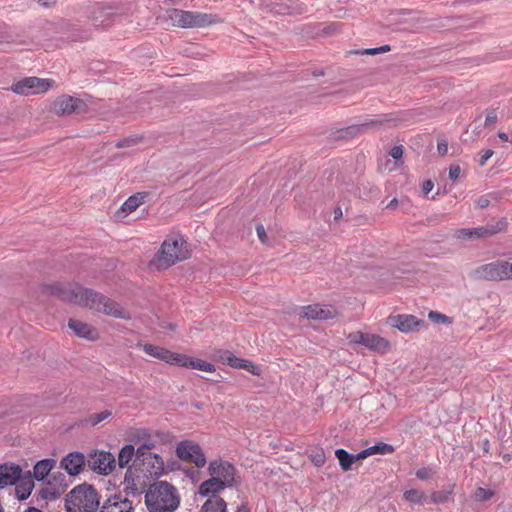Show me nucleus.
Here are the masks:
<instances>
[{
    "label": "nucleus",
    "mask_w": 512,
    "mask_h": 512,
    "mask_svg": "<svg viewBox=\"0 0 512 512\" xmlns=\"http://www.w3.org/2000/svg\"><path fill=\"white\" fill-rule=\"evenodd\" d=\"M54 84L53 80L41 79L38 77H25L11 87V90L20 95H30L36 93H44L48 91Z\"/></svg>",
    "instance_id": "obj_13"
},
{
    "label": "nucleus",
    "mask_w": 512,
    "mask_h": 512,
    "mask_svg": "<svg viewBox=\"0 0 512 512\" xmlns=\"http://www.w3.org/2000/svg\"><path fill=\"white\" fill-rule=\"evenodd\" d=\"M189 368L197 369L204 372H214L215 366L209 362L197 358H191L188 364Z\"/></svg>",
    "instance_id": "obj_43"
},
{
    "label": "nucleus",
    "mask_w": 512,
    "mask_h": 512,
    "mask_svg": "<svg viewBox=\"0 0 512 512\" xmlns=\"http://www.w3.org/2000/svg\"><path fill=\"white\" fill-rule=\"evenodd\" d=\"M271 10L277 14H292L294 7L285 0H275L270 4Z\"/></svg>",
    "instance_id": "obj_40"
},
{
    "label": "nucleus",
    "mask_w": 512,
    "mask_h": 512,
    "mask_svg": "<svg viewBox=\"0 0 512 512\" xmlns=\"http://www.w3.org/2000/svg\"><path fill=\"white\" fill-rule=\"evenodd\" d=\"M86 464L87 459L85 458L84 454L78 451L68 453L60 461V467L64 469L70 476H76L80 474Z\"/></svg>",
    "instance_id": "obj_20"
},
{
    "label": "nucleus",
    "mask_w": 512,
    "mask_h": 512,
    "mask_svg": "<svg viewBox=\"0 0 512 512\" xmlns=\"http://www.w3.org/2000/svg\"><path fill=\"white\" fill-rule=\"evenodd\" d=\"M427 116L426 109L415 108L400 112H392L377 115L375 118L366 119L361 123H355L359 128V135L369 131H378L381 128L396 126L397 123L410 120H421Z\"/></svg>",
    "instance_id": "obj_2"
},
{
    "label": "nucleus",
    "mask_w": 512,
    "mask_h": 512,
    "mask_svg": "<svg viewBox=\"0 0 512 512\" xmlns=\"http://www.w3.org/2000/svg\"><path fill=\"white\" fill-rule=\"evenodd\" d=\"M164 466L165 474L168 472L178 471L182 469L180 461L175 459L168 460L166 463L164 462Z\"/></svg>",
    "instance_id": "obj_52"
},
{
    "label": "nucleus",
    "mask_w": 512,
    "mask_h": 512,
    "mask_svg": "<svg viewBox=\"0 0 512 512\" xmlns=\"http://www.w3.org/2000/svg\"><path fill=\"white\" fill-rule=\"evenodd\" d=\"M100 508V496L88 483L75 486L65 498L66 512H96Z\"/></svg>",
    "instance_id": "obj_3"
},
{
    "label": "nucleus",
    "mask_w": 512,
    "mask_h": 512,
    "mask_svg": "<svg viewBox=\"0 0 512 512\" xmlns=\"http://www.w3.org/2000/svg\"><path fill=\"white\" fill-rule=\"evenodd\" d=\"M494 495V492L492 490H489V489H485L483 487H478L476 490H475V499L477 501H488L489 499L492 498V496Z\"/></svg>",
    "instance_id": "obj_50"
},
{
    "label": "nucleus",
    "mask_w": 512,
    "mask_h": 512,
    "mask_svg": "<svg viewBox=\"0 0 512 512\" xmlns=\"http://www.w3.org/2000/svg\"><path fill=\"white\" fill-rule=\"evenodd\" d=\"M42 289H43V292H45L49 295L55 296L63 301H68L71 303L83 305L84 291L87 288H84L82 286H77L74 289H69L61 283H53V284L43 285Z\"/></svg>",
    "instance_id": "obj_11"
},
{
    "label": "nucleus",
    "mask_w": 512,
    "mask_h": 512,
    "mask_svg": "<svg viewBox=\"0 0 512 512\" xmlns=\"http://www.w3.org/2000/svg\"><path fill=\"white\" fill-rule=\"evenodd\" d=\"M170 355L171 356L167 357L166 363L176 365L179 367L189 368L188 364L189 361H191L192 357L186 354L176 353L172 351H170Z\"/></svg>",
    "instance_id": "obj_37"
},
{
    "label": "nucleus",
    "mask_w": 512,
    "mask_h": 512,
    "mask_svg": "<svg viewBox=\"0 0 512 512\" xmlns=\"http://www.w3.org/2000/svg\"><path fill=\"white\" fill-rule=\"evenodd\" d=\"M433 476V470L430 467H422L416 471V477L420 480H429Z\"/></svg>",
    "instance_id": "obj_53"
},
{
    "label": "nucleus",
    "mask_w": 512,
    "mask_h": 512,
    "mask_svg": "<svg viewBox=\"0 0 512 512\" xmlns=\"http://www.w3.org/2000/svg\"><path fill=\"white\" fill-rule=\"evenodd\" d=\"M82 306L118 319L128 320L131 318L130 313L122 308L119 303L90 288L84 291Z\"/></svg>",
    "instance_id": "obj_4"
},
{
    "label": "nucleus",
    "mask_w": 512,
    "mask_h": 512,
    "mask_svg": "<svg viewBox=\"0 0 512 512\" xmlns=\"http://www.w3.org/2000/svg\"><path fill=\"white\" fill-rule=\"evenodd\" d=\"M175 452L179 460L193 463L197 468H203L207 463L203 449L195 441H180L176 446Z\"/></svg>",
    "instance_id": "obj_8"
},
{
    "label": "nucleus",
    "mask_w": 512,
    "mask_h": 512,
    "mask_svg": "<svg viewBox=\"0 0 512 512\" xmlns=\"http://www.w3.org/2000/svg\"><path fill=\"white\" fill-rule=\"evenodd\" d=\"M387 323L391 327L396 328L403 333L414 331L417 328L426 325L424 320L418 319L416 316L408 314L391 315L387 318Z\"/></svg>",
    "instance_id": "obj_17"
},
{
    "label": "nucleus",
    "mask_w": 512,
    "mask_h": 512,
    "mask_svg": "<svg viewBox=\"0 0 512 512\" xmlns=\"http://www.w3.org/2000/svg\"><path fill=\"white\" fill-rule=\"evenodd\" d=\"M235 471V467L230 462L221 459L212 460L208 466V473L212 477H221L227 483V487L237 484L234 479Z\"/></svg>",
    "instance_id": "obj_16"
},
{
    "label": "nucleus",
    "mask_w": 512,
    "mask_h": 512,
    "mask_svg": "<svg viewBox=\"0 0 512 512\" xmlns=\"http://www.w3.org/2000/svg\"><path fill=\"white\" fill-rule=\"evenodd\" d=\"M507 228V222L505 219H501L495 224H487L485 226H479L474 228H461L456 230L455 237L460 240H473L488 238L497 233L505 231Z\"/></svg>",
    "instance_id": "obj_9"
},
{
    "label": "nucleus",
    "mask_w": 512,
    "mask_h": 512,
    "mask_svg": "<svg viewBox=\"0 0 512 512\" xmlns=\"http://www.w3.org/2000/svg\"><path fill=\"white\" fill-rule=\"evenodd\" d=\"M64 29L68 33V39L77 42V41H86L90 39V31L87 29H82L78 27L76 24H71L66 22L64 24Z\"/></svg>",
    "instance_id": "obj_30"
},
{
    "label": "nucleus",
    "mask_w": 512,
    "mask_h": 512,
    "mask_svg": "<svg viewBox=\"0 0 512 512\" xmlns=\"http://www.w3.org/2000/svg\"><path fill=\"white\" fill-rule=\"evenodd\" d=\"M145 504L149 512H175L180 505V495L167 481H155L147 489Z\"/></svg>",
    "instance_id": "obj_1"
},
{
    "label": "nucleus",
    "mask_w": 512,
    "mask_h": 512,
    "mask_svg": "<svg viewBox=\"0 0 512 512\" xmlns=\"http://www.w3.org/2000/svg\"><path fill=\"white\" fill-rule=\"evenodd\" d=\"M136 452L137 450L135 449L134 445H124L118 453V459L116 460V463L120 468H128V466H130L129 463L132 461V459L136 458Z\"/></svg>",
    "instance_id": "obj_33"
},
{
    "label": "nucleus",
    "mask_w": 512,
    "mask_h": 512,
    "mask_svg": "<svg viewBox=\"0 0 512 512\" xmlns=\"http://www.w3.org/2000/svg\"><path fill=\"white\" fill-rule=\"evenodd\" d=\"M22 468L15 463L0 464V489L15 485L21 478Z\"/></svg>",
    "instance_id": "obj_21"
},
{
    "label": "nucleus",
    "mask_w": 512,
    "mask_h": 512,
    "mask_svg": "<svg viewBox=\"0 0 512 512\" xmlns=\"http://www.w3.org/2000/svg\"><path fill=\"white\" fill-rule=\"evenodd\" d=\"M300 315L311 320H327L333 318V312L322 308L319 304H312L301 307Z\"/></svg>",
    "instance_id": "obj_24"
},
{
    "label": "nucleus",
    "mask_w": 512,
    "mask_h": 512,
    "mask_svg": "<svg viewBox=\"0 0 512 512\" xmlns=\"http://www.w3.org/2000/svg\"><path fill=\"white\" fill-rule=\"evenodd\" d=\"M86 107L83 100L69 95H62L53 102V111L57 115H70Z\"/></svg>",
    "instance_id": "obj_18"
},
{
    "label": "nucleus",
    "mask_w": 512,
    "mask_h": 512,
    "mask_svg": "<svg viewBox=\"0 0 512 512\" xmlns=\"http://www.w3.org/2000/svg\"><path fill=\"white\" fill-rule=\"evenodd\" d=\"M155 442L151 439H147L144 441L136 450V455H146V454H155L154 452H151V450L155 447Z\"/></svg>",
    "instance_id": "obj_49"
},
{
    "label": "nucleus",
    "mask_w": 512,
    "mask_h": 512,
    "mask_svg": "<svg viewBox=\"0 0 512 512\" xmlns=\"http://www.w3.org/2000/svg\"><path fill=\"white\" fill-rule=\"evenodd\" d=\"M68 327L73 330L78 337L88 340H94L97 334L96 330L92 328L91 325L75 319L68 321Z\"/></svg>",
    "instance_id": "obj_25"
},
{
    "label": "nucleus",
    "mask_w": 512,
    "mask_h": 512,
    "mask_svg": "<svg viewBox=\"0 0 512 512\" xmlns=\"http://www.w3.org/2000/svg\"><path fill=\"white\" fill-rule=\"evenodd\" d=\"M219 359L228 366L236 369H244L250 372L252 375L260 376L261 369L254 365V363L250 360L236 357L228 350L220 351Z\"/></svg>",
    "instance_id": "obj_19"
},
{
    "label": "nucleus",
    "mask_w": 512,
    "mask_h": 512,
    "mask_svg": "<svg viewBox=\"0 0 512 512\" xmlns=\"http://www.w3.org/2000/svg\"><path fill=\"white\" fill-rule=\"evenodd\" d=\"M87 466L99 475H108L116 467V459L111 452L94 450L88 455Z\"/></svg>",
    "instance_id": "obj_12"
},
{
    "label": "nucleus",
    "mask_w": 512,
    "mask_h": 512,
    "mask_svg": "<svg viewBox=\"0 0 512 512\" xmlns=\"http://www.w3.org/2000/svg\"><path fill=\"white\" fill-rule=\"evenodd\" d=\"M403 152H404V148L402 145H395L391 148V150L389 151V155L395 159V160H398L400 158H402L403 156Z\"/></svg>",
    "instance_id": "obj_54"
},
{
    "label": "nucleus",
    "mask_w": 512,
    "mask_h": 512,
    "mask_svg": "<svg viewBox=\"0 0 512 512\" xmlns=\"http://www.w3.org/2000/svg\"><path fill=\"white\" fill-rule=\"evenodd\" d=\"M15 41V37L12 33L5 31L0 32V43H11Z\"/></svg>",
    "instance_id": "obj_57"
},
{
    "label": "nucleus",
    "mask_w": 512,
    "mask_h": 512,
    "mask_svg": "<svg viewBox=\"0 0 512 512\" xmlns=\"http://www.w3.org/2000/svg\"><path fill=\"white\" fill-rule=\"evenodd\" d=\"M428 318L436 324H451L452 318L442 314L438 311H430Z\"/></svg>",
    "instance_id": "obj_47"
},
{
    "label": "nucleus",
    "mask_w": 512,
    "mask_h": 512,
    "mask_svg": "<svg viewBox=\"0 0 512 512\" xmlns=\"http://www.w3.org/2000/svg\"><path fill=\"white\" fill-rule=\"evenodd\" d=\"M131 465L156 481L165 474L164 460L159 454L136 455Z\"/></svg>",
    "instance_id": "obj_10"
},
{
    "label": "nucleus",
    "mask_w": 512,
    "mask_h": 512,
    "mask_svg": "<svg viewBox=\"0 0 512 512\" xmlns=\"http://www.w3.org/2000/svg\"><path fill=\"white\" fill-rule=\"evenodd\" d=\"M256 233L261 243L265 244L267 242L268 237L265 228L262 224L256 225Z\"/></svg>",
    "instance_id": "obj_56"
},
{
    "label": "nucleus",
    "mask_w": 512,
    "mask_h": 512,
    "mask_svg": "<svg viewBox=\"0 0 512 512\" xmlns=\"http://www.w3.org/2000/svg\"><path fill=\"white\" fill-rule=\"evenodd\" d=\"M453 487L454 485L449 486L448 489L432 492L430 495L431 502L435 504H444L448 502L450 496L453 494Z\"/></svg>",
    "instance_id": "obj_39"
},
{
    "label": "nucleus",
    "mask_w": 512,
    "mask_h": 512,
    "mask_svg": "<svg viewBox=\"0 0 512 512\" xmlns=\"http://www.w3.org/2000/svg\"><path fill=\"white\" fill-rule=\"evenodd\" d=\"M460 174H461V168H460L459 165L452 164L449 167V178H450V180L456 181L459 178Z\"/></svg>",
    "instance_id": "obj_55"
},
{
    "label": "nucleus",
    "mask_w": 512,
    "mask_h": 512,
    "mask_svg": "<svg viewBox=\"0 0 512 512\" xmlns=\"http://www.w3.org/2000/svg\"><path fill=\"white\" fill-rule=\"evenodd\" d=\"M133 504L128 498H122L121 495H112L108 497L100 506L99 512H132Z\"/></svg>",
    "instance_id": "obj_22"
},
{
    "label": "nucleus",
    "mask_w": 512,
    "mask_h": 512,
    "mask_svg": "<svg viewBox=\"0 0 512 512\" xmlns=\"http://www.w3.org/2000/svg\"><path fill=\"white\" fill-rule=\"evenodd\" d=\"M47 484L59 488L60 490H62V493H64L68 487L67 477L62 472L53 473L50 479L47 481Z\"/></svg>",
    "instance_id": "obj_41"
},
{
    "label": "nucleus",
    "mask_w": 512,
    "mask_h": 512,
    "mask_svg": "<svg viewBox=\"0 0 512 512\" xmlns=\"http://www.w3.org/2000/svg\"><path fill=\"white\" fill-rule=\"evenodd\" d=\"M56 460L46 458L38 461L33 468V478L37 481H43L56 466Z\"/></svg>",
    "instance_id": "obj_26"
},
{
    "label": "nucleus",
    "mask_w": 512,
    "mask_h": 512,
    "mask_svg": "<svg viewBox=\"0 0 512 512\" xmlns=\"http://www.w3.org/2000/svg\"><path fill=\"white\" fill-rule=\"evenodd\" d=\"M147 197V192L136 193L128 197V199H126V201L122 204L120 210L124 214H130L134 212L140 205H142Z\"/></svg>",
    "instance_id": "obj_29"
},
{
    "label": "nucleus",
    "mask_w": 512,
    "mask_h": 512,
    "mask_svg": "<svg viewBox=\"0 0 512 512\" xmlns=\"http://www.w3.org/2000/svg\"><path fill=\"white\" fill-rule=\"evenodd\" d=\"M391 50V47L390 45H383V46H380V47H376V48H369V49H365L363 51H356L357 54H362V55H376V54H379V53H385V52H389Z\"/></svg>",
    "instance_id": "obj_51"
},
{
    "label": "nucleus",
    "mask_w": 512,
    "mask_h": 512,
    "mask_svg": "<svg viewBox=\"0 0 512 512\" xmlns=\"http://www.w3.org/2000/svg\"><path fill=\"white\" fill-rule=\"evenodd\" d=\"M497 121V114L495 110H489L486 114L485 125L494 124Z\"/></svg>",
    "instance_id": "obj_58"
},
{
    "label": "nucleus",
    "mask_w": 512,
    "mask_h": 512,
    "mask_svg": "<svg viewBox=\"0 0 512 512\" xmlns=\"http://www.w3.org/2000/svg\"><path fill=\"white\" fill-rule=\"evenodd\" d=\"M437 150L440 155H446L448 151V142L446 140L438 141Z\"/></svg>",
    "instance_id": "obj_63"
},
{
    "label": "nucleus",
    "mask_w": 512,
    "mask_h": 512,
    "mask_svg": "<svg viewBox=\"0 0 512 512\" xmlns=\"http://www.w3.org/2000/svg\"><path fill=\"white\" fill-rule=\"evenodd\" d=\"M152 480L154 479L133 465L128 466L123 481L126 496L140 497L143 493L146 494Z\"/></svg>",
    "instance_id": "obj_6"
},
{
    "label": "nucleus",
    "mask_w": 512,
    "mask_h": 512,
    "mask_svg": "<svg viewBox=\"0 0 512 512\" xmlns=\"http://www.w3.org/2000/svg\"><path fill=\"white\" fill-rule=\"evenodd\" d=\"M493 153H494L493 150H490V149L483 150L480 161H479V165L484 166L485 163L492 157Z\"/></svg>",
    "instance_id": "obj_59"
},
{
    "label": "nucleus",
    "mask_w": 512,
    "mask_h": 512,
    "mask_svg": "<svg viewBox=\"0 0 512 512\" xmlns=\"http://www.w3.org/2000/svg\"><path fill=\"white\" fill-rule=\"evenodd\" d=\"M335 456L338 459L339 465L344 472L352 469V465L354 464L353 454L347 452L343 448H339L335 450Z\"/></svg>",
    "instance_id": "obj_35"
},
{
    "label": "nucleus",
    "mask_w": 512,
    "mask_h": 512,
    "mask_svg": "<svg viewBox=\"0 0 512 512\" xmlns=\"http://www.w3.org/2000/svg\"><path fill=\"white\" fill-rule=\"evenodd\" d=\"M426 498V494L418 489H409L403 493V499L413 504H422Z\"/></svg>",
    "instance_id": "obj_36"
},
{
    "label": "nucleus",
    "mask_w": 512,
    "mask_h": 512,
    "mask_svg": "<svg viewBox=\"0 0 512 512\" xmlns=\"http://www.w3.org/2000/svg\"><path fill=\"white\" fill-rule=\"evenodd\" d=\"M309 458L316 467H321L322 465H324L326 460L325 453L322 448H317L313 450L309 454Z\"/></svg>",
    "instance_id": "obj_46"
},
{
    "label": "nucleus",
    "mask_w": 512,
    "mask_h": 512,
    "mask_svg": "<svg viewBox=\"0 0 512 512\" xmlns=\"http://www.w3.org/2000/svg\"><path fill=\"white\" fill-rule=\"evenodd\" d=\"M368 456H371L370 452H369V447L368 448H365L363 450H361L359 453L357 454H353V461L354 463L358 460H362V459H365L367 458Z\"/></svg>",
    "instance_id": "obj_62"
},
{
    "label": "nucleus",
    "mask_w": 512,
    "mask_h": 512,
    "mask_svg": "<svg viewBox=\"0 0 512 512\" xmlns=\"http://www.w3.org/2000/svg\"><path fill=\"white\" fill-rule=\"evenodd\" d=\"M395 451L394 446L391 444L379 441L376 442L374 445L369 447V452L371 455L375 454H381V455H387L392 454Z\"/></svg>",
    "instance_id": "obj_42"
},
{
    "label": "nucleus",
    "mask_w": 512,
    "mask_h": 512,
    "mask_svg": "<svg viewBox=\"0 0 512 512\" xmlns=\"http://www.w3.org/2000/svg\"><path fill=\"white\" fill-rule=\"evenodd\" d=\"M170 18L182 28L206 27L217 22V16L206 13L174 9Z\"/></svg>",
    "instance_id": "obj_7"
},
{
    "label": "nucleus",
    "mask_w": 512,
    "mask_h": 512,
    "mask_svg": "<svg viewBox=\"0 0 512 512\" xmlns=\"http://www.w3.org/2000/svg\"><path fill=\"white\" fill-rule=\"evenodd\" d=\"M368 456H371L370 452H369V447L368 448H365L363 450H361L359 453L357 454H353V461L354 463L358 460H362V459H365L367 458Z\"/></svg>",
    "instance_id": "obj_61"
},
{
    "label": "nucleus",
    "mask_w": 512,
    "mask_h": 512,
    "mask_svg": "<svg viewBox=\"0 0 512 512\" xmlns=\"http://www.w3.org/2000/svg\"><path fill=\"white\" fill-rule=\"evenodd\" d=\"M503 270L506 279H512V263L503 260Z\"/></svg>",
    "instance_id": "obj_60"
},
{
    "label": "nucleus",
    "mask_w": 512,
    "mask_h": 512,
    "mask_svg": "<svg viewBox=\"0 0 512 512\" xmlns=\"http://www.w3.org/2000/svg\"><path fill=\"white\" fill-rule=\"evenodd\" d=\"M62 494H63L62 490H60L59 488H57L53 485H48V484H46V487H43L38 492V495L43 500H50V501L58 499Z\"/></svg>",
    "instance_id": "obj_38"
},
{
    "label": "nucleus",
    "mask_w": 512,
    "mask_h": 512,
    "mask_svg": "<svg viewBox=\"0 0 512 512\" xmlns=\"http://www.w3.org/2000/svg\"><path fill=\"white\" fill-rule=\"evenodd\" d=\"M142 139H143L142 136H136V135L128 136V137H125V138L117 141L115 144V147L119 148V149L133 147V146L137 145L138 143H140L142 141Z\"/></svg>",
    "instance_id": "obj_44"
},
{
    "label": "nucleus",
    "mask_w": 512,
    "mask_h": 512,
    "mask_svg": "<svg viewBox=\"0 0 512 512\" xmlns=\"http://www.w3.org/2000/svg\"><path fill=\"white\" fill-rule=\"evenodd\" d=\"M490 204V200L486 196H481L476 200V205L480 209L487 208Z\"/></svg>",
    "instance_id": "obj_64"
},
{
    "label": "nucleus",
    "mask_w": 512,
    "mask_h": 512,
    "mask_svg": "<svg viewBox=\"0 0 512 512\" xmlns=\"http://www.w3.org/2000/svg\"><path fill=\"white\" fill-rule=\"evenodd\" d=\"M185 242L183 240H165L156 254V258L160 263V267H170L178 261L185 260L189 257V251L183 248Z\"/></svg>",
    "instance_id": "obj_5"
},
{
    "label": "nucleus",
    "mask_w": 512,
    "mask_h": 512,
    "mask_svg": "<svg viewBox=\"0 0 512 512\" xmlns=\"http://www.w3.org/2000/svg\"><path fill=\"white\" fill-rule=\"evenodd\" d=\"M137 347L142 348L146 354L164 362H166L168 356H171L170 350L150 343H138Z\"/></svg>",
    "instance_id": "obj_32"
},
{
    "label": "nucleus",
    "mask_w": 512,
    "mask_h": 512,
    "mask_svg": "<svg viewBox=\"0 0 512 512\" xmlns=\"http://www.w3.org/2000/svg\"><path fill=\"white\" fill-rule=\"evenodd\" d=\"M227 487V483L221 479V477H212L204 481L199 486V494L203 497H219L218 492L224 490Z\"/></svg>",
    "instance_id": "obj_23"
},
{
    "label": "nucleus",
    "mask_w": 512,
    "mask_h": 512,
    "mask_svg": "<svg viewBox=\"0 0 512 512\" xmlns=\"http://www.w3.org/2000/svg\"><path fill=\"white\" fill-rule=\"evenodd\" d=\"M199 512H227V503L222 497H209Z\"/></svg>",
    "instance_id": "obj_34"
},
{
    "label": "nucleus",
    "mask_w": 512,
    "mask_h": 512,
    "mask_svg": "<svg viewBox=\"0 0 512 512\" xmlns=\"http://www.w3.org/2000/svg\"><path fill=\"white\" fill-rule=\"evenodd\" d=\"M111 415H112V413L110 410H104L99 413H93L88 416V418L86 419V422L88 424H90L91 426H95L98 423H100V422L104 421L105 419H107L108 417H110Z\"/></svg>",
    "instance_id": "obj_45"
},
{
    "label": "nucleus",
    "mask_w": 512,
    "mask_h": 512,
    "mask_svg": "<svg viewBox=\"0 0 512 512\" xmlns=\"http://www.w3.org/2000/svg\"><path fill=\"white\" fill-rule=\"evenodd\" d=\"M115 9L112 5L95 3L89 9L88 18L95 27H107L116 16Z\"/></svg>",
    "instance_id": "obj_14"
},
{
    "label": "nucleus",
    "mask_w": 512,
    "mask_h": 512,
    "mask_svg": "<svg viewBox=\"0 0 512 512\" xmlns=\"http://www.w3.org/2000/svg\"><path fill=\"white\" fill-rule=\"evenodd\" d=\"M369 333H363L361 331H355L349 333L347 339L350 343L361 344L366 347V341Z\"/></svg>",
    "instance_id": "obj_48"
},
{
    "label": "nucleus",
    "mask_w": 512,
    "mask_h": 512,
    "mask_svg": "<svg viewBox=\"0 0 512 512\" xmlns=\"http://www.w3.org/2000/svg\"><path fill=\"white\" fill-rule=\"evenodd\" d=\"M470 276L476 280L502 281L505 280L503 260L481 265L474 269Z\"/></svg>",
    "instance_id": "obj_15"
},
{
    "label": "nucleus",
    "mask_w": 512,
    "mask_h": 512,
    "mask_svg": "<svg viewBox=\"0 0 512 512\" xmlns=\"http://www.w3.org/2000/svg\"><path fill=\"white\" fill-rule=\"evenodd\" d=\"M359 135V128L356 124H351L343 128H339L329 135V138L333 141L348 140Z\"/></svg>",
    "instance_id": "obj_31"
},
{
    "label": "nucleus",
    "mask_w": 512,
    "mask_h": 512,
    "mask_svg": "<svg viewBox=\"0 0 512 512\" xmlns=\"http://www.w3.org/2000/svg\"><path fill=\"white\" fill-rule=\"evenodd\" d=\"M366 347L371 351L384 354L389 350L390 343L387 339L379 335L369 334L366 341Z\"/></svg>",
    "instance_id": "obj_28"
},
{
    "label": "nucleus",
    "mask_w": 512,
    "mask_h": 512,
    "mask_svg": "<svg viewBox=\"0 0 512 512\" xmlns=\"http://www.w3.org/2000/svg\"><path fill=\"white\" fill-rule=\"evenodd\" d=\"M34 488V482L32 480V476L29 473L28 477L20 478V480L16 483L15 493L16 497L20 501H24L28 499L31 495V492Z\"/></svg>",
    "instance_id": "obj_27"
}]
</instances>
